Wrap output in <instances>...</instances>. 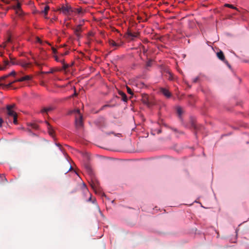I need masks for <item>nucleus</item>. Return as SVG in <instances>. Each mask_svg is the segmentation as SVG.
Instances as JSON below:
<instances>
[{
	"label": "nucleus",
	"mask_w": 249,
	"mask_h": 249,
	"mask_svg": "<svg viewBox=\"0 0 249 249\" xmlns=\"http://www.w3.org/2000/svg\"><path fill=\"white\" fill-rule=\"evenodd\" d=\"M74 112L77 114L75 117V125L78 128H80L83 126L82 116L80 113V110L77 109L75 110Z\"/></svg>",
	"instance_id": "nucleus-1"
},
{
	"label": "nucleus",
	"mask_w": 249,
	"mask_h": 249,
	"mask_svg": "<svg viewBox=\"0 0 249 249\" xmlns=\"http://www.w3.org/2000/svg\"><path fill=\"white\" fill-rule=\"evenodd\" d=\"M32 76L31 75H26L24 76H23L21 77L19 79H17L16 80H14L13 81L9 82L8 84L6 85V86L8 87H10L12 85V84L14 83L17 82H22L24 81H29L32 79Z\"/></svg>",
	"instance_id": "nucleus-2"
},
{
	"label": "nucleus",
	"mask_w": 249,
	"mask_h": 249,
	"mask_svg": "<svg viewBox=\"0 0 249 249\" xmlns=\"http://www.w3.org/2000/svg\"><path fill=\"white\" fill-rule=\"evenodd\" d=\"M61 10L65 14H69L70 13L73 12L71 7L68 5L63 6Z\"/></svg>",
	"instance_id": "nucleus-3"
},
{
	"label": "nucleus",
	"mask_w": 249,
	"mask_h": 249,
	"mask_svg": "<svg viewBox=\"0 0 249 249\" xmlns=\"http://www.w3.org/2000/svg\"><path fill=\"white\" fill-rule=\"evenodd\" d=\"M216 55L217 57L220 60H221L224 63H226L229 67H230V65L229 64L228 61L225 59V55L222 51H220L219 52L217 53Z\"/></svg>",
	"instance_id": "nucleus-4"
},
{
	"label": "nucleus",
	"mask_w": 249,
	"mask_h": 249,
	"mask_svg": "<svg viewBox=\"0 0 249 249\" xmlns=\"http://www.w3.org/2000/svg\"><path fill=\"white\" fill-rule=\"evenodd\" d=\"M74 32L76 36L80 38L81 37L80 33L82 32V25L80 24L77 25L76 27L74 29Z\"/></svg>",
	"instance_id": "nucleus-5"
},
{
	"label": "nucleus",
	"mask_w": 249,
	"mask_h": 249,
	"mask_svg": "<svg viewBox=\"0 0 249 249\" xmlns=\"http://www.w3.org/2000/svg\"><path fill=\"white\" fill-rule=\"evenodd\" d=\"M160 91L167 98H170L171 96V92L166 89L161 88Z\"/></svg>",
	"instance_id": "nucleus-6"
},
{
	"label": "nucleus",
	"mask_w": 249,
	"mask_h": 249,
	"mask_svg": "<svg viewBox=\"0 0 249 249\" xmlns=\"http://www.w3.org/2000/svg\"><path fill=\"white\" fill-rule=\"evenodd\" d=\"M91 186L94 190L95 193H97L100 191L99 183L97 181H96L95 182H92V183L91 184Z\"/></svg>",
	"instance_id": "nucleus-7"
},
{
	"label": "nucleus",
	"mask_w": 249,
	"mask_h": 249,
	"mask_svg": "<svg viewBox=\"0 0 249 249\" xmlns=\"http://www.w3.org/2000/svg\"><path fill=\"white\" fill-rule=\"evenodd\" d=\"M142 102L144 105H146L148 107H150L151 106V103L149 101L147 95L143 96L142 99Z\"/></svg>",
	"instance_id": "nucleus-8"
},
{
	"label": "nucleus",
	"mask_w": 249,
	"mask_h": 249,
	"mask_svg": "<svg viewBox=\"0 0 249 249\" xmlns=\"http://www.w3.org/2000/svg\"><path fill=\"white\" fill-rule=\"evenodd\" d=\"M10 107H6V109L7 110V114L9 116H13V117L17 115V114L15 111L12 110V109H10Z\"/></svg>",
	"instance_id": "nucleus-9"
},
{
	"label": "nucleus",
	"mask_w": 249,
	"mask_h": 249,
	"mask_svg": "<svg viewBox=\"0 0 249 249\" xmlns=\"http://www.w3.org/2000/svg\"><path fill=\"white\" fill-rule=\"evenodd\" d=\"M119 94L121 96L122 100L125 102H127V97L126 95L123 91H119L118 92Z\"/></svg>",
	"instance_id": "nucleus-10"
},
{
	"label": "nucleus",
	"mask_w": 249,
	"mask_h": 249,
	"mask_svg": "<svg viewBox=\"0 0 249 249\" xmlns=\"http://www.w3.org/2000/svg\"><path fill=\"white\" fill-rule=\"evenodd\" d=\"M46 123L47 124V128H48V132H49V135L52 136H53V133H54V131H53L52 127L47 122H46Z\"/></svg>",
	"instance_id": "nucleus-11"
},
{
	"label": "nucleus",
	"mask_w": 249,
	"mask_h": 249,
	"mask_svg": "<svg viewBox=\"0 0 249 249\" xmlns=\"http://www.w3.org/2000/svg\"><path fill=\"white\" fill-rule=\"evenodd\" d=\"M127 35L129 37L131 38V39H133L134 38L137 37L138 36V34L133 33L131 32H128Z\"/></svg>",
	"instance_id": "nucleus-12"
},
{
	"label": "nucleus",
	"mask_w": 249,
	"mask_h": 249,
	"mask_svg": "<svg viewBox=\"0 0 249 249\" xmlns=\"http://www.w3.org/2000/svg\"><path fill=\"white\" fill-rule=\"evenodd\" d=\"M108 43H109V45L112 47H118L120 46V45L119 44L116 43L113 40H109L108 41Z\"/></svg>",
	"instance_id": "nucleus-13"
},
{
	"label": "nucleus",
	"mask_w": 249,
	"mask_h": 249,
	"mask_svg": "<svg viewBox=\"0 0 249 249\" xmlns=\"http://www.w3.org/2000/svg\"><path fill=\"white\" fill-rule=\"evenodd\" d=\"M17 64L20 65L23 68H27L30 65V63L26 62L21 61L17 63Z\"/></svg>",
	"instance_id": "nucleus-14"
},
{
	"label": "nucleus",
	"mask_w": 249,
	"mask_h": 249,
	"mask_svg": "<svg viewBox=\"0 0 249 249\" xmlns=\"http://www.w3.org/2000/svg\"><path fill=\"white\" fill-rule=\"evenodd\" d=\"M4 66H0V70H3L6 68V67L9 64L8 60H4L3 61Z\"/></svg>",
	"instance_id": "nucleus-15"
},
{
	"label": "nucleus",
	"mask_w": 249,
	"mask_h": 249,
	"mask_svg": "<svg viewBox=\"0 0 249 249\" xmlns=\"http://www.w3.org/2000/svg\"><path fill=\"white\" fill-rule=\"evenodd\" d=\"M49 9V6L47 5L44 7V10L42 11V13L44 14V17L45 18H47L46 16L48 14V12Z\"/></svg>",
	"instance_id": "nucleus-16"
},
{
	"label": "nucleus",
	"mask_w": 249,
	"mask_h": 249,
	"mask_svg": "<svg viewBox=\"0 0 249 249\" xmlns=\"http://www.w3.org/2000/svg\"><path fill=\"white\" fill-rule=\"evenodd\" d=\"M53 108L52 107H45L44 108H43L42 110H41V112L42 113H48V112L52 110Z\"/></svg>",
	"instance_id": "nucleus-17"
},
{
	"label": "nucleus",
	"mask_w": 249,
	"mask_h": 249,
	"mask_svg": "<svg viewBox=\"0 0 249 249\" xmlns=\"http://www.w3.org/2000/svg\"><path fill=\"white\" fill-rule=\"evenodd\" d=\"M153 61L152 59H149L146 63L145 68L147 69L152 66Z\"/></svg>",
	"instance_id": "nucleus-18"
},
{
	"label": "nucleus",
	"mask_w": 249,
	"mask_h": 249,
	"mask_svg": "<svg viewBox=\"0 0 249 249\" xmlns=\"http://www.w3.org/2000/svg\"><path fill=\"white\" fill-rule=\"evenodd\" d=\"M13 8L16 10H21V4L18 1L16 6H13Z\"/></svg>",
	"instance_id": "nucleus-19"
},
{
	"label": "nucleus",
	"mask_w": 249,
	"mask_h": 249,
	"mask_svg": "<svg viewBox=\"0 0 249 249\" xmlns=\"http://www.w3.org/2000/svg\"><path fill=\"white\" fill-rule=\"evenodd\" d=\"M85 167L87 170V171L89 173L91 174L92 173V169L90 167V166L89 164H87L85 165Z\"/></svg>",
	"instance_id": "nucleus-20"
},
{
	"label": "nucleus",
	"mask_w": 249,
	"mask_h": 249,
	"mask_svg": "<svg viewBox=\"0 0 249 249\" xmlns=\"http://www.w3.org/2000/svg\"><path fill=\"white\" fill-rule=\"evenodd\" d=\"M73 12H77L79 14H83V11L81 8L76 9L75 11H73Z\"/></svg>",
	"instance_id": "nucleus-21"
},
{
	"label": "nucleus",
	"mask_w": 249,
	"mask_h": 249,
	"mask_svg": "<svg viewBox=\"0 0 249 249\" xmlns=\"http://www.w3.org/2000/svg\"><path fill=\"white\" fill-rule=\"evenodd\" d=\"M8 77V75H5V76H2L1 77H0V81L1 80H5L6 78H7ZM2 84H0V86H2ZM6 85H3V86L5 87H7V88H8V87L6 86Z\"/></svg>",
	"instance_id": "nucleus-22"
},
{
	"label": "nucleus",
	"mask_w": 249,
	"mask_h": 249,
	"mask_svg": "<svg viewBox=\"0 0 249 249\" xmlns=\"http://www.w3.org/2000/svg\"><path fill=\"white\" fill-rule=\"evenodd\" d=\"M0 181L3 182L5 181L7 182V180L6 178L3 175H0Z\"/></svg>",
	"instance_id": "nucleus-23"
},
{
	"label": "nucleus",
	"mask_w": 249,
	"mask_h": 249,
	"mask_svg": "<svg viewBox=\"0 0 249 249\" xmlns=\"http://www.w3.org/2000/svg\"><path fill=\"white\" fill-rule=\"evenodd\" d=\"M30 126H31L32 128L35 129H37L38 127V125L35 123L31 124Z\"/></svg>",
	"instance_id": "nucleus-24"
},
{
	"label": "nucleus",
	"mask_w": 249,
	"mask_h": 249,
	"mask_svg": "<svg viewBox=\"0 0 249 249\" xmlns=\"http://www.w3.org/2000/svg\"><path fill=\"white\" fill-rule=\"evenodd\" d=\"M177 112L179 115H181L182 113V109L181 107H178L177 108Z\"/></svg>",
	"instance_id": "nucleus-25"
},
{
	"label": "nucleus",
	"mask_w": 249,
	"mask_h": 249,
	"mask_svg": "<svg viewBox=\"0 0 249 249\" xmlns=\"http://www.w3.org/2000/svg\"><path fill=\"white\" fill-rule=\"evenodd\" d=\"M55 60L57 62H60L61 63H64V59H60L57 56H54Z\"/></svg>",
	"instance_id": "nucleus-26"
},
{
	"label": "nucleus",
	"mask_w": 249,
	"mask_h": 249,
	"mask_svg": "<svg viewBox=\"0 0 249 249\" xmlns=\"http://www.w3.org/2000/svg\"><path fill=\"white\" fill-rule=\"evenodd\" d=\"M13 118H14L13 123L15 124H18V120H17L18 115H16L13 116Z\"/></svg>",
	"instance_id": "nucleus-27"
},
{
	"label": "nucleus",
	"mask_w": 249,
	"mask_h": 249,
	"mask_svg": "<svg viewBox=\"0 0 249 249\" xmlns=\"http://www.w3.org/2000/svg\"><path fill=\"white\" fill-rule=\"evenodd\" d=\"M159 210H160V209L158 210L157 208V207L156 206L153 209L152 213H158Z\"/></svg>",
	"instance_id": "nucleus-28"
},
{
	"label": "nucleus",
	"mask_w": 249,
	"mask_h": 249,
	"mask_svg": "<svg viewBox=\"0 0 249 249\" xmlns=\"http://www.w3.org/2000/svg\"><path fill=\"white\" fill-rule=\"evenodd\" d=\"M167 74H168V75H167V76L168 77V79L169 80H172V75L171 72H168Z\"/></svg>",
	"instance_id": "nucleus-29"
},
{
	"label": "nucleus",
	"mask_w": 249,
	"mask_h": 249,
	"mask_svg": "<svg viewBox=\"0 0 249 249\" xmlns=\"http://www.w3.org/2000/svg\"><path fill=\"white\" fill-rule=\"evenodd\" d=\"M226 7H228L229 8H233V9H236L235 7H234L232 5L230 4H226L225 5Z\"/></svg>",
	"instance_id": "nucleus-30"
},
{
	"label": "nucleus",
	"mask_w": 249,
	"mask_h": 249,
	"mask_svg": "<svg viewBox=\"0 0 249 249\" xmlns=\"http://www.w3.org/2000/svg\"><path fill=\"white\" fill-rule=\"evenodd\" d=\"M126 89H127V91L128 93H129L130 94H133L132 91L131 89L129 87H127Z\"/></svg>",
	"instance_id": "nucleus-31"
},
{
	"label": "nucleus",
	"mask_w": 249,
	"mask_h": 249,
	"mask_svg": "<svg viewBox=\"0 0 249 249\" xmlns=\"http://www.w3.org/2000/svg\"><path fill=\"white\" fill-rule=\"evenodd\" d=\"M16 71H11L9 74H8V77L9 76H15L16 75Z\"/></svg>",
	"instance_id": "nucleus-32"
},
{
	"label": "nucleus",
	"mask_w": 249,
	"mask_h": 249,
	"mask_svg": "<svg viewBox=\"0 0 249 249\" xmlns=\"http://www.w3.org/2000/svg\"><path fill=\"white\" fill-rule=\"evenodd\" d=\"M6 107H11L10 109H12V108H13L15 107V104L7 105Z\"/></svg>",
	"instance_id": "nucleus-33"
},
{
	"label": "nucleus",
	"mask_w": 249,
	"mask_h": 249,
	"mask_svg": "<svg viewBox=\"0 0 249 249\" xmlns=\"http://www.w3.org/2000/svg\"><path fill=\"white\" fill-rule=\"evenodd\" d=\"M89 195H90V197L89 198L88 200L89 201H91L92 202H94L95 200L94 199L92 200V197L91 196V195L90 194H89Z\"/></svg>",
	"instance_id": "nucleus-34"
},
{
	"label": "nucleus",
	"mask_w": 249,
	"mask_h": 249,
	"mask_svg": "<svg viewBox=\"0 0 249 249\" xmlns=\"http://www.w3.org/2000/svg\"><path fill=\"white\" fill-rule=\"evenodd\" d=\"M77 95V93L75 91V92L71 96H70L69 97V98H70L71 97H74V96H76Z\"/></svg>",
	"instance_id": "nucleus-35"
},
{
	"label": "nucleus",
	"mask_w": 249,
	"mask_h": 249,
	"mask_svg": "<svg viewBox=\"0 0 249 249\" xmlns=\"http://www.w3.org/2000/svg\"><path fill=\"white\" fill-rule=\"evenodd\" d=\"M198 79H199V78L198 77H196L194 79L193 82L194 83H196L198 81Z\"/></svg>",
	"instance_id": "nucleus-36"
},
{
	"label": "nucleus",
	"mask_w": 249,
	"mask_h": 249,
	"mask_svg": "<svg viewBox=\"0 0 249 249\" xmlns=\"http://www.w3.org/2000/svg\"><path fill=\"white\" fill-rule=\"evenodd\" d=\"M3 122V119L0 117V127L2 126V124Z\"/></svg>",
	"instance_id": "nucleus-37"
},
{
	"label": "nucleus",
	"mask_w": 249,
	"mask_h": 249,
	"mask_svg": "<svg viewBox=\"0 0 249 249\" xmlns=\"http://www.w3.org/2000/svg\"><path fill=\"white\" fill-rule=\"evenodd\" d=\"M1 1L4 3H5L6 4H9L10 3L9 1H8L7 0H1Z\"/></svg>",
	"instance_id": "nucleus-38"
},
{
	"label": "nucleus",
	"mask_w": 249,
	"mask_h": 249,
	"mask_svg": "<svg viewBox=\"0 0 249 249\" xmlns=\"http://www.w3.org/2000/svg\"><path fill=\"white\" fill-rule=\"evenodd\" d=\"M36 41L38 42H39L40 43H41V40H40V39L39 38V37H36Z\"/></svg>",
	"instance_id": "nucleus-39"
},
{
	"label": "nucleus",
	"mask_w": 249,
	"mask_h": 249,
	"mask_svg": "<svg viewBox=\"0 0 249 249\" xmlns=\"http://www.w3.org/2000/svg\"><path fill=\"white\" fill-rule=\"evenodd\" d=\"M52 50L54 53H56V50L55 48H52Z\"/></svg>",
	"instance_id": "nucleus-40"
},
{
	"label": "nucleus",
	"mask_w": 249,
	"mask_h": 249,
	"mask_svg": "<svg viewBox=\"0 0 249 249\" xmlns=\"http://www.w3.org/2000/svg\"><path fill=\"white\" fill-rule=\"evenodd\" d=\"M68 67V66L66 64H64L63 68L66 69Z\"/></svg>",
	"instance_id": "nucleus-41"
},
{
	"label": "nucleus",
	"mask_w": 249,
	"mask_h": 249,
	"mask_svg": "<svg viewBox=\"0 0 249 249\" xmlns=\"http://www.w3.org/2000/svg\"><path fill=\"white\" fill-rule=\"evenodd\" d=\"M7 42H11V38L10 37H9L6 41Z\"/></svg>",
	"instance_id": "nucleus-42"
},
{
	"label": "nucleus",
	"mask_w": 249,
	"mask_h": 249,
	"mask_svg": "<svg viewBox=\"0 0 249 249\" xmlns=\"http://www.w3.org/2000/svg\"><path fill=\"white\" fill-rule=\"evenodd\" d=\"M89 35L91 36L93 35V33L92 32L89 33Z\"/></svg>",
	"instance_id": "nucleus-43"
},
{
	"label": "nucleus",
	"mask_w": 249,
	"mask_h": 249,
	"mask_svg": "<svg viewBox=\"0 0 249 249\" xmlns=\"http://www.w3.org/2000/svg\"><path fill=\"white\" fill-rule=\"evenodd\" d=\"M110 107L109 105H105L103 107Z\"/></svg>",
	"instance_id": "nucleus-44"
},
{
	"label": "nucleus",
	"mask_w": 249,
	"mask_h": 249,
	"mask_svg": "<svg viewBox=\"0 0 249 249\" xmlns=\"http://www.w3.org/2000/svg\"><path fill=\"white\" fill-rule=\"evenodd\" d=\"M162 211L165 212L166 211V210H160V212H162Z\"/></svg>",
	"instance_id": "nucleus-45"
},
{
	"label": "nucleus",
	"mask_w": 249,
	"mask_h": 249,
	"mask_svg": "<svg viewBox=\"0 0 249 249\" xmlns=\"http://www.w3.org/2000/svg\"><path fill=\"white\" fill-rule=\"evenodd\" d=\"M83 187L86 189V185L85 184H83Z\"/></svg>",
	"instance_id": "nucleus-46"
},
{
	"label": "nucleus",
	"mask_w": 249,
	"mask_h": 249,
	"mask_svg": "<svg viewBox=\"0 0 249 249\" xmlns=\"http://www.w3.org/2000/svg\"><path fill=\"white\" fill-rule=\"evenodd\" d=\"M71 169H72V167H71V166H70V170H71Z\"/></svg>",
	"instance_id": "nucleus-47"
},
{
	"label": "nucleus",
	"mask_w": 249,
	"mask_h": 249,
	"mask_svg": "<svg viewBox=\"0 0 249 249\" xmlns=\"http://www.w3.org/2000/svg\"><path fill=\"white\" fill-rule=\"evenodd\" d=\"M200 204H201V207H203V206L202 205V203H200Z\"/></svg>",
	"instance_id": "nucleus-48"
},
{
	"label": "nucleus",
	"mask_w": 249,
	"mask_h": 249,
	"mask_svg": "<svg viewBox=\"0 0 249 249\" xmlns=\"http://www.w3.org/2000/svg\"><path fill=\"white\" fill-rule=\"evenodd\" d=\"M194 202L196 203L197 201L196 200H195Z\"/></svg>",
	"instance_id": "nucleus-49"
},
{
	"label": "nucleus",
	"mask_w": 249,
	"mask_h": 249,
	"mask_svg": "<svg viewBox=\"0 0 249 249\" xmlns=\"http://www.w3.org/2000/svg\"><path fill=\"white\" fill-rule=\"evenodd\" d=\"M57 145L60 146V145L59 144H57Z\"/></svg>",
	"instance_id": "nucleus-50"
},
{
	"label": "nucleus",
	"mask_w": 249,
	"mask_h": 249,
	"mask_svg": "<svg viewBox=\"0 0 249 249\" xmlns=\"http://www.w3.org/2000/svg\"><path fill=\"white\" fill-rule=\"evenodd\" d=\"M68 54V52H66V53H65V54Z\"/></svg>",
	"instance_id": "nucleus-51"
}]
</instances>
